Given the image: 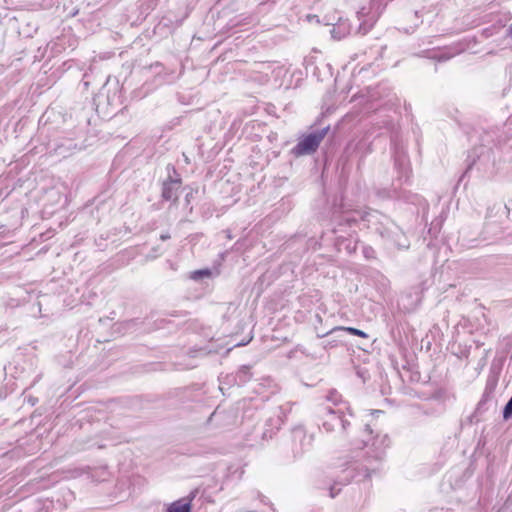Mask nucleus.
Wrapping results in <instances>:
<instances>
[{"label": "nucleus", "instance_id": "nucleus-1", "mask_svg": "<svg viewBox=\"0 0 512 512\" xmlns=\"http://www.w3.org/2000/svg\"><path fill=\"white\" fill-rule=\"evenodd\" d=\"M347 406L342 402L341 395L337 391H330L322 402V426L327 431H345L350 424L345 417Z\"/></svg>", "mask_w": 512, "mask_h": 512}, {"label": "nucleus", "instance_id": "nucleus-2", "mask_svg": "<svg viewBox=\"0 0 512 512\" xmlns=\"http://www.w3.org/2000/svg\"><path fill=\"white\" fill-rule=\"evenodd\" d=\"M382 457L380 455H372L365 452L361 458L357 459L352 463L346 471L353 470L356 472V476H362L363 478H370L373 473H376L381 468Z\"/></svg>", "mask_w": 512, "mask_h": 512}, {"label": "nucleus", "instance_id": "nucleus-3", "mask_svg": "<svg viewBox=\"0 0 512 512\" xmlns=\"http://www.w3.org/2000/svg\"><path fill=\"white\" fill-rule=\"evenodd\" d=\"M377 232L383 237L391 241L398 249H408L410 241L405 233L392 221L381 224L376 228Z\"/></svg>", "mask_w": 512, "mask_h": 512}, {"label": "nucleus", "instance_id": "nucleus-4", "mask_svg": "<svg viewBox=\"0 0 512 512\" xmlns=\"http://www.w3.org/2000/svg\"><path fill=\"white\" fill-rule=\"evenodd\" d=\"M344 327H336L329 332L322 334V347L324 349L345 345Z\"/></svg>", "mask_w": 512, "mask_h": 512}, {"label": "nucleus", "instance_id": "nucleus-5", "mask_svg": "<svg viewBox=\"0 0 512 512\" xmlns=\"http://www.w3.org/2000/svg\"><path fill=\"white\" fill-rule=\"evenodd\" d=\"M319 140L316 135L310 134L304 136L298 144L292 149V153L296 156L308 155L316 151Z\"/></svg>", "mask_w": 512, "mask_h": 512}, {"label": "nucleus", "instance_id": "nucleus-6", "mask_svg": "<svg viewBox=\"0 0 512 512\" xmlns=\"http://www.w3.org/2000/svg\"><path fill=\"white\" fill-rule=\"evenodd\" d=\"M181 184L182 181L180 178L168 179L165 181L162 187V198L167 201L173 200L174 202H177Z\"/></svg>", "mask_w": 512, "mask_h": 512}, {"label": "nucleus", "instance_id": "nucleus-7", "mask_svg": "<svg viewBox=\"0 0 512 512\" xmlns=\"http://www.w3.org/2000/svg\"><path fill=\"white\" fill-rule=\"evenodd\" d=\"M193 497H183L170 503L166 512H192Z\"/></svg>", "mask_w": 512, "mask_h": 512}, {"label": "nucleus", "instance_id": "nucleus-8", "mask_svg": "<svg viewBox=\"0 0 512 512\" xmlns=\"http://www.w3.org/2000/svg\"><path fill=\"white\" fill-rule=\"evenodd\" d=\"M326 25L330 26L331 23L327 22ZM330 33L333 39L340 40L350 33V27L346 21H343L341 18H339L336 24H332Z\"/></svg>", "mask_w": 512, "mask_h": 512}, {"label": "nucleus", "instance_id": "nucleus-9", "mask_svg": "<svg viewBox=\"0 0 512 512\" xmlns=\"http://www.w3.org/2000/svg\"><path fill=\"white\" fill-rule=\"evenodd\" d=\"M512 417V395L509 401L506 403L504 409H503V418L505 420H508Z\"/></svg>", "mask_w": 512, "mask_h": 512}, {"label": "nucleus", "instance_id": "nucleus-10", "mask_svg": "<svg viewBox=\"0 0 512 512\" xmlns=\"http://www.w3.org/2000/svg\"><path fill=\"white\" fill-rule=\"evenodd\" d=\"M344 330H345V335H346L347 333H349V334L357 335V336L364 337V338H366V337L368 336L364 331L359 330V329H357V328H353V327H347V328H345V327H344Z\"/></svg>", "mask_w": 512, "mask_h": 512}, {"label": "nucleus", "instance_id": "nucleus-11", "mask_svg": "<svg viewBox=\"0 0 512 512\" xmlns=\"http://www.w3.org/2000/svg\"><path fill=\"white\" fill-rule=\"evenodd\" d=\"M210 275H211V272L208 269L197 270V271L193 272L192 278L193 279H199L201 277H209Z\"/></svg>", "mask_w": 512, "mask_h": 512}, {"label": "nucleus", "instance_id": "nucleus-12", "mask_svg": "<svg viewBox=\"0 0 512 512\" xmlns=\"http://www.w3.org/2000/svg\"><path fill=\"white\" fill-rule=\"evenodd\" d=\"M343 221H345L349 226L352 224H356L357 220L355 217H353L351 214H345L343 216Z\"/></svg>", "mask_w": 512, "mask_h": 512}, {"label": "nucleus", "instance_id": "nucleus-13", "mask_svg": "<svg viewBox=\"0 0 512 512\" xmlns=\"http://www.w3.org/2000/svg\"><path fill=\"white\" fill-rule=\"evenodd\" d=\"M337 486H338V484L336 483L335 485L329 487V492H330L331 498H334L340 492L341 488L337 487Z\"/></svg>", "mask_w": 512, "mask_h": 512}, {"label": "nucleus", "instance_id": "nucleus-14", "mask_svg": "<svg viewBox=\"0 0 512 512\" xmlns=\"http://www.w3.org/2000/svg\"><path fill=\"white\" fill-rule=\"evenodd\" d=\"M328 129H329L328 127L327 128H322V132H321L322 138H324V136H325V134H326Z\"/></svg>", "mask_w": 512, "mask_h": 512}, {"label": "nucleus", "instance_id": "nucleus-15", "mask_svg": "<svg viewBox=\"0 0 512 512\" xmlns=\"http://www.w3.org/2000/svg\"><path fill=\"white\" fill-rule=\"evenodd\" d=\"M168 238H170V236H169V235H161V240H166V239H168Z\"/></svg>", "mask_w": 512, "mask_h": 512}]
</instances>
